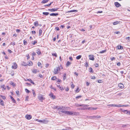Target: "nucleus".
Masks as SVG:
<instances>
[{
	"mask_svg": "<svg viewBox=\"0 0 130 130\" xmlns=\"http://www.w3.org/2000/svg\"><path fill=\"white\" fill-rule=\"evenodd\" d=\"M87 118L91 119H93L95 118H101V116H88L87 117Z\"/></svg>",
	"mask_w": 130,
	"mask_h": 130,
	"instance_id": "obj_1",
	"label": "nucleus"
},
{
	"mask_svg": "<svg viewBox=\"0 0 130 130\" xmlns=\"http://www.w3.org/2000/svg\"><path fill=\"white\" fill-rule=\"evenodd\" d=\"M60 71L59 67H58L54 69L53 73L55 74H56L58 73L59 71Z\"/></svg>",
	"mask_w": 130,
	"mask_h": 130,
	"instance_id": "obj_2",
	"label": "nucleus"
},
{
	"mask_svg": "<svg viewBox=\"0 0 130 130\" xmlns=\"http://www.w3.org/2000/svg\"><path fill=\"white\" fill-rule=\"evenodd\" d=\"M43 96V95L41 94H39L38 96V98L41 102H42L43 100L45 99V98H44Z\"/></svg>",
	"mask_w": 130,
	"mask_h": 130,
	"instance_id": "obj_3",
	"label": "nucleus"
},
{
	"mask_svg": "<svg viewBox=\"0 0 130 130\" xmlns=\"http://www.w3.org/2000/svg\"><path fill=\"white\" fill-rule=\"evenodd\" d=\"M64 112V113L68 115H72L73 114V112L72 111H66Z\"/></svg>",
	"mask_w": 130,
	"mask_h": 130,
	"instance_id": "obj_4",
	"label": "nucleus"
},
{
	"mask_svg": "<svg viewBox=\"0 0 130 130\" xmlns=\"http://www.w3.org/2000/svg\"><path fill=\"white\" fill-rule=\"evenodd\" d=\"M25 118L29 120L32 118V116L30 115H27L25 116Z\"/></svg>",
	"mask_w": 130,
	"mask_h": 130,
	"instance_id": "obj_5",
	"label": "nucleus"
},
{
	"mask_svg": "<svg viewBox=\"0 0 130 130\" xmlns=\"http://www.w3.org/2000/svg\"><path fill=\"white\" fill-rule=\"evenodd\" d=\"M59 8H55L54 9H48V10L49 11H51V12H54L57 11Z\"/></svg>",
	"mask_w": 130,
	"mask_h": 130,
	"instance_id": "obj_6",
	"label": "nucleus"
},
{
	"mask_svg": "<svg viewBox=\"0 0 130 130\" xmlns=\"http://www.w3.org/2000/svg\"><path fill=\"white\" fill-rule=\"evenodd\" d=\"M89 59L92 60H94V56L92 55H89Z\"/></svg>",
	"mask_w": 130,
	"mask_h": 130,
	"instance_id": "obj_7",
	"label": "nucleus"
},
{
	"mask_svg": "<svg viewBox=\"0 0 130 130\" xmlns=\"http://www.w3.org/2000/svg\"><path fill=\"white\" fill-rule=\"evenodd\" d=\"M17 67V64L16 63H14L12 66V68L14 69H16Z\"/></svg>",
	"mask_w": 130,
	"mask_h": 130,
	"instance_id": "obj_8",
	"label": "nucleus"
},
{
	"mask_svg": "<svg viewBox=\"0 0 130 130\" xmlns=\"http://www.w3.org/2000/svg\"><path fill=\"white\" fill-rule=\"evenodd\" d=\"M115 6L117 7H119L121 6V5L118 2H115Z\"/></svg>",
	"mask_w": 130,
	"mask_h": 130,
	"instance_id": "obj_9",
	"label": "nucleus"
},
{
	"mask_svg": "<svg viewBox=\"0 0 130 130\" xmlns=\"http://www.w3.org/2000/svg\"><path fill=\"white\" fill-rule=\"evenodd\" d=\"M120 111L123 112L127 114H128V110H124L122 109H120Z\"/></svg>",
	"mask_w": 130,
	"mask_h": 130,
	"instance_id": "obj_10",
	"label": "nucleus"
},
{
	"mask_svg": "<svg viewBox=\"0 0 130 130\" xmlns=\"http://www.w3.org/2000/svg\"><path fill=\"white\" fill-rule=\"evenodd\" d=\"M67 107H64L63 106H61L58 110L59 111L61 110L62 109H66Z\"/></svg>",
	"mask_w": 130,
	"mask_h": 130,
	"instance_id": "obj_11",
	"label": "nucleus"
},
{
	"mask_svg": "<svg viewBox=\"0 0 130 130\" xmlns=\"http://www.w3.org/2000/svg\"><path fill=\"white\" fill-rule=\"evenodd\" d=\"M36 53L38 55H40L41 54L40 51L39 49H38L36 50Z\"/></svg>",
	"mask_w": 130,
	"mask_h": 130,
	"instance_id": "obj_12",
	"label": "nucleus"
},
{
	"mask_svg": "<svg viewBox=\"0 0 130 130\" xmlns=\"http://www.w3.org/2000/svg\"><path fill=\"white\" fill-rule=\"evenodd\" d=\"M118 86L121 88H122L124 87L122 83H119L118 84Z\"/></svg>",
	"mask_w": 130,
	"mask_h": 130,
	"instance_id": "obj_13",
	"label": "nucleus"
},
{
	"mask_svg": "<svg viewBox=\"0 0 130 130\" xmlns=\"http://www.w3.org/2000/svg\"><path fill=\"white\" fill-rule=\"evenodd\" d=\"M10 97L12 101L14 103H16V101L14 98L11 95H10Z\"/></svg>",
	"mask_w": 130,
	"mask_h": 130,
	"instance_id": "obj_14",
	"label": "nucleus"
},
{
	"mask_svg": "<svg viewBox=\"0 0 130 130\" xmlns=\"http://www.w3.org/2000/svg\"><path fill=\"white\" fill-rule=\"evenodd\" d=\"M42 30L41 29H40L39 30V36H40L42 35Z\"/></svg>",
	"mask_w": 130,
	"mask_h": 130,
	"instance_id": "obj_15",
	"label": "nucleus"
},
{
	"mask_svg": "<svg viewBox=\"0 0 130 130\" xmlns=\"http://www.w3.org/2000/svg\"><path fill=\"white\" fill-rule=\"evenodd\" d=\"M57 86L59 88L60 90H61V91H62L64 89V88H63V87H61L59 85H57Z\"/></svg>",
	"mask_w": 130,
	"mask_h": 130,
	"instance_id": "obj_16",
	"label": "nucleus"
},
{
	"mask_svg": "<svg viewBox=\"0 0 130 130\" xmlns=\"http://www.w3.org/2000/svg\"><path fill=\"white\" fill-rule=\"evenodd\" d=\"M49 95L53 99H55V96L53 95V94L52 93H51L50 94H49Z\"/></svg>",
	"mask_w": 130,
	"mask_h": 130,
	"instance_id": "obj_17",
	"label": "nucleus"
},
{
	"mask_svg": "<svg viewBox=\"0 0 130 130\" xmlns=\"http://www.w3.org/2000/svg\"><path fill=\"white\" fill-rule=\"evenodd\" d=\"M58 15V13H53L50 14V15L51 16H57Z\"/></svg>",
	"mask_w": 130,
	"mask_h": 130,
	"instance_id": "obj_18",
	"label": "nucleus"
},
{
	"mask_svg": "<svg viewBox=\"0 0 130 130\" xmlns=\"http://www.w3.org/2000/svg\"><path fill=\"white\" fill-rule=\"evenodd\" d=\"M71 64V63L68 61H67V63L66 64V67H69Z\"/></svg>",
	"mask_w": 130,
	"mask_h": 130,
	"instance_id": "obj_19",
	"label": "nucleus"
},
{
	"mask_svg": "<svg viewBox=\"0 0 130 130\" xmlns=\"http://www.w3.org/2000/svg\"><path fill=\"white\" fill-rule=\"evenodd\" d=\"M117 48L119 50H122L123 49V47L121 45H118L117 46Z\"/></svg>",
	"mask_w": 130,
	"mask_h": 130,
	"instance_id": "obj_20",
	"label": "nucleus"
},
{
	"mask_svg": "<svg viewBox=\"0 0 130 130\" xmlns=\"http://www.w3.org/2000/svg\"><path fill=\"white\" fill-rule=\"evenodd\" d=\"M21 65L23 66H27L28 65L27 63L24 61L22 62Z\"/></svg>",
	"mask_w": 130,
	"mask_h": 130,
	"instance_id": "obj_21",
	"label": "nucleus"
},
{
	"mask_svg": "<svg viewBox=\"0 0 130 130\" xmlns=\"http://www.w3.org/2000/svg\"><path fill=\"white\" fill-rule=\"evenodd\" d=\"M48 122V121L46 120H44V119H43L42 120V123L46 124Z\"/></svg>",
	"mask_w": 130,
	"mask_h": 130,
	"instance_id": "obj_22",
	"label": "nucleus"
},
{
	"mask_svg": "<svg viewBox=\"0 0 130 130\" xmlns=\"http://www.w3.org/2000/svg\"><path fill=\"white\" fill-rule=\"evenodd\" d=\"M48 0H43L41 2V3L42 4H45L48 2Z\"/></svg>",
	"mask_w": 130,
	"mask_h": 130,
	"instance_id": "obj_23",
	"label": "nucleus"
},
{
	"mask_svg": "<svg viewBox=\"0 0 130 130\" xmlns=\"http://www.w3.org/2000/svg\"><path fill=\"white\" fill-rule=\"evenodd\" d=\"M0 104L1 105L3 106H4V101L2 100L1 99H0Z\"/></svg>",
	"mask_w": 130,
	"mask_h": 130,
	"instance_id": "obj_24",
	"label": "nucleus"
},
{
	"mask_svg": "<svg viewBox=\"0 0 130 130\" xmlns=\"http://www.w3.org/2000/svg\"><path fill=\"white\" fill-rule=\"evenodd\" d=\"M119 23H120L119 22H118V21L115 22H113V24L114 25H117L118 24H119Z\"/></svg>",
	"mask_w": 130,
	"mask_h": 130,
	"instance_id": "obj_25",
	"label": "nucleus"
},
{
	"mask_svg": "<svg viewBox=\"0 0 130 130\" xmlns=\"http://www.w3.org/2000/svg\"><path fill=\"white\" fill-rule=\"evenodd\" d=\"M34 24L35 26H37L39 25L38 21H36L34 23Z\"/></svg>",
	"mask_w": 130,
	"mask_h": 130,
	"instance_id": "obj_26",
	"label": "nucleus"
},
{
	"mask_svg": "<svg viewBox=\"0 0 130 130\" xmlns=\"http://www.w3.org/2000/svg\"><path fill=\"white\" fill-rule=\"evenodd\" d=\"M37 70L36 69H34L33 70H32V72L33 73H36L37 72Z\"/></svg>",
	"mask_w": 130,
	"mask_h": 130,
	"instance_id": "obj_27",
	"label": "nucleus"
},
{
	"mask_svg": "<svg viewBox=\"0 0 130 130\" xmlns=\"http://www.w3.org/2000/svg\"><path fill=\"white\" fill-rule=\"evenodd\" d=\"M94 25H91L89 27H90V30H91V29H93L94 28Z\"/></svg>",
	"mask_w": 130,
	"mask_h": 130,
	"instance_id": "obj_28",
	"label": "nucleus"
},
{
	"mask_svg": "<svg viewBox=\"0 0 130 130\" xmlns=\"http://www.w3.org/2000/svg\"><path fill=\"white\" fill-rule=\"evenodd\" d=\"M27 65L29 66H32V63L31 61H30Z\"/></svg>",
	"mask_w": 130,
	"mask_h": 130,
	"instance_id": "obj_29",
	"label": "nucleus"
},
{
	"mask_svg": "<svg viewBox=\"0 0 130 130\" xmlns=\"http://www.w3.org/2000/svg\"><path fill=\"white\" fill-rule=\"evenodd\" d=\"M77 11L76 10H70L68 12H77Z\"/></svg>",
	"mask_w": 130,
	"mask_h": 130,
	"instance_id": "obj_30",
	"label": "nucleus"
},
{
	"mask_svg": "<svg viewBox=\"0 0 130 130\" xmlns=\"http://www.w3.org/2000/svg\"><path fill=\"white\" fill-rule=\"evenodd\" d=\"M82 57V56L81 55H79L78 56H77L76 57V59H80Z\"/></svg>",
	"mask_w": 130,
	"mask_h": 130,
	"instance_id": "obj_31",
	"label": "nucleus"
},
{
	"mask_svg": "<svg viewBox=\"0 0 130 130\" xmlns=\"http://www.w3.org/2000/svg\"><path fill=\"white\" fill-rule=\"evenodd\" d=\"M61 106H55L54 107V108L56 109H58V110L59 109V108Z\"/></svg>",
	"mask_w": 130,
	"mask_h": 130,
	"instance_id": "obj_32",
	"label": "nucleus"
},
{
	"mask_svg": "<svg viewBox=\"0 0 130 130\" xmlns=\"http://www.w3.org/2000/svg\"><path fill=\"white\" fill-rule=\"evenodd\" d=\"M10 84L11 85H12L13 86H15V83L12 82H11L10 83Z\"/></svg>",
	"mask_w": 130,
	"mask_h": 130,
	"instance_id": "obj_33",
	"label": "nucleus"
},
{
	"mask_svg": "<svg viewBox=\"0 0 130 130\" xmlns=\"http://www.w3.org/2000/svg\"><path fill=\"white\" fill-rule=\"evenodd\" d=\"M49 14V13L48 12H43V14L46 15H48Z\"/></svg>",
	"mask_w": 130,
	"mask_h": 130,
	"instance_id": "obj_34",
	"label": "nucleus"
},
{
	"mask_svg": "<svg viewBox=\"0 0 130 130\" xmlns=\"http://www.w3.org/2000/svg\"><path fill=\"white\" fill-rule=\"evenodd\" d=\"M115 104H108L107 105V106H109L111 107H115Z\"/></svg>",
	"mask_w": 130,
	"mask_h": 130,
	"instance_id": "obj_35",
	"label": "nucleus"
},
{
	"mask_svg": "<svg viewBox=\"0 0 130 130\" xmlns=\"http://www.w3.org/2000/svg\"><path fill=\"white\" fill-rule=\"evenodd\" d=\"M56 76H54L51 78V79L53 80H55L56 79Z\"/></svg>",
	"mask_w": 130,
	"mask_h": 130,
	"instance_id": "obj_36",
	"label": "nucleus"
},
{
	"mask_svg": "<svg viewBox=\"0 0 130 130\" xmlns=\"http://www.w3.org/2000/svg\"><path fill=\"white\" fill-rule=\"evenodd\" d=\"M1 88H2L4 90H5L6 89V87L4 85H3L1 86Z\"/></svg>",
	"mask_w": 130,
	"mask_h": 130,
	"instance_id": "obj_37",
	"label": "nucleus"
},
{
	"mask_svg": "<svg viewBox=\"0 0 130 130\" xmlns=\"http://www.w3.org/2000/svg\"><path fill=\"white\" fill-rule=\"evenodd\" d=\"M89 71L90 72H93V70L92 69L91 67H90V68L89 69Z\"/></svg>",
	"mask_w": 130,
	"mask_h": 130,
	"instance_id": "obj_38",
	"label": "nucleus"
},
{
	"mask_svg": "<svg viewBox=\"0 0 130 130\" xmlns=\"http://www.w3.org/2000/svg\"><path fill=\"white\" fill-rule=\"evenodd\" d=\"M106 51V50H103L101 51L100 52V53H103L105 52Z\"/></svg>",
	"mask_w": 130,
	"mask_h": 130,
	"instance_id": "obj_39",
	"label": "nucleus"
},
{
	"mask_svg": "<svg viewBox=\"0 0 130 130\" xmlns=\"http://www.w3.org/2000/svg\"><path fill=\"white\" fill-rule=\"evenodd\" d=\"M0 96L1 97L3 100L5 99L6 98V97L5 96L1 95H0Z\"/></svg>",
	"mask_w": 130,
	"mask_h": 130,
	"instance_id": "obj_40",
	"label": "nucleus"
},
{
	"mask_svg": "<svg viewBox=\"0 0 130 130\" xmlns=\"http://www.w3.org/2000/svg\"><path fill=\"white\" fill-rule=\"evenodd\" d=\"M52 56H54L55 57H57V55L56 53H52Z\"/></svg>",
	"mask_w": 130,
	"mask_h": 130,
	"instance_id": "obj_41",
	"label": "nucleus"
},
{
	"mask_svg": "<svg viewBox=\"0 0 130 130\" xmlns=\"http://www.w3.org/2000/svg\"><path fill=\"white\" fill-rule=\"evenodd\" d=\"M128 125L127 124L126 125H124V124H123V125H122V127H127V125Z\"/></svg>",
	"mask_w": 130,
	"mask_h": 130,
	"instance_id": "obj_42",
	"label": "nucleus"
},
{
	"mask_svg": "<svg viewBox=\"0 0 130 130\" xmlns=\"http://www.w3.org/2000/svg\"><path fill=\"white\" fill-rule=\"evenodd\" d=\"M25 90L26 92L27 93H29L30 92V91L27 89H25Z\"/></svg>",
	"mask_w": 130,
	"mask_h": 130,
	"instance_id": "obj_43",
	"label": "nucleus"
},
{
	"mask_svg": "<svg viewBox=\"0 0 130 130\" xmlns=\"http://www.w3.org/2000/svg\"><path fill=\"white\" fill-rule=\"evenodd\" d=\"M72 84L71 85V87L72 89L74 88L75 87L74 85L73 84L72 82H71Z\"/></svg>",
	"mask_w": 130,
	"mask_h": 130,
	"instance_id": "obj_44",
	"label": "nucleus"
},
{
	"mask_svg": "<svg viewBox=\"0 0 130 130\" xmlns=\"http://www.w3.org/2000/svg\"><path fill=\"white\" fill-rule=\"evenodd\" d=\"M32 93L33 94V96H35L36 95V94L35 93V92L33 89L32 90Z\"/></svg>",
	"mask_w": 130,
	"mask_h": 130,
	"instance_id": "obj_45",
	"label": "nucleus"
},
{
	"mask_svg": "<svg viewBox=\"0 0 130 130\" xmlns=\"http://www.w3.org/2000/svg\"><path fill=\"white\" fill-rule=\"evenodd\" d=\"M10 44L11 45H13V46H14V45H15V43L14 42H12Z\"/></svg>",
	"mask_w": 130,
	"mask_h": 130,
	"instance_id": "obj_46",
	"label": "nucleus"
},
{
	"mask_svg": "<svg viewBox=\"0 0 130 130\" xmlns=\"http://www.w3.org/2000/svg\"><path fill=\"white\" fill-rule=\"evenodd\" d=\"M24 44V45H26L27 43V42L25 40H24L23 41Z\"/></svg>",
	"mask_w": 130,
	"mask_h": 130,
	"instance_id": "obj_47",
	"label": "nucleus"
},
{
	"mask_svg": "<svg viewBox=\"0 0 130 130\" xmlns=\"http://www.w3.org/2000/svg\"><path fill=\"white\" fill-rule=\"evenodd\" d=\"M53 3V2L51 3L50 4H48L47 5H45V6H50L51 4Z\"/></svg>",
	"mask_w": 130,
	"mask_h": 130,
	"instance_id": "obj_48",
	"label": "nucleus"
},
{
	"mask_svg": "<svg viewBox=\"0 0 130 130\" xmlns=\"http://www.w3.org/2000/svg\"><path fill=\"white\" fill-rule=\"evenodd\" d=\"M82 96L81 95L78 96L76 97V99H77L79 98H80Z\"/></svg>",
	"mask_w": 130,
	"mask_h": 130,
	"instance_id": "obj_49",
	"label": "nucleus"
},
{
	"mask_svg": "<svg viewBox=\"0 0 130 130\" xmlns=\"http://www.w3.org/2000/svg\"><path fill=\"white\" fill-rule=\"evenodd\" d=\"M36 55V54L34 52H33L32 53V56H35Z\"/></svg>",
	"mask_w": 130,
	"mask_h": 130,
	"instance_id": "obj_50",
	"label": "nucleus"
},
{
	"mask_svg": "<svg viewBox=\"0 0 130 130\" xmlns=\"http://www.w3.org/2000/svg\"><path fill=\"white\" fill-rule=\"evenodd\" d=\"M85 65L86 67H87L88 66V63L87 62H86L85 63Z\"/></svg>",
	"mask_w": 130,
	"mask_h": 130,
	"instance_id": "obj_51",
	"label": "nucleus"
},
{
	"mask_svg": "<svg viewBox=\"0 0 130 130\" xmlns=\"http://www.w3.org/2000/svg\"><path fill=\"white\" fill-rule=\"evenodd\" d=\"M59 68H60V71L61 69H63V68L61 65L59 67Z\"/></svg>",
	"mask_w": 130,
	"mask_h": 130,
	"instance_id": "obj_52",
	"label": "nucleus"
},
{
	"mask_svg": "<svg viewBox=\"0 0 130 130\" xmlns=\"http://www.w3.org/2000/svg\"><path fill=\"white\" fill-rule=\"evenodd\" d=\"M55 29L57 30H59V28L58 27H56L55 28Z\"/></svg>",
	"mask_w": 130,
	"mask_h": 130,
	"instance_id": "obj_53",
	"label": "nucleus"
},
{
	"mask_svg": "<svg viewBox=\"0 0 130 130\" xmlns=\"http://www.w3.org/2000/svg\"><path fill=\"white\" fill-rule=\"evenodd\" d=\"M110 59L111 61H113L115 60V58L114 57L110 58Z\"/></svg>",
	"mask_w": 130,
	"mask_h": 130,
	"instance_id": "obj_54",
	"label": "nucleus"
},
{
	"mask_svg": "<svg viewBox=\"0 0 130 130\" xmlns=\"http://www.w3.org/2000/svg\"><path fill=\"white\" fill-rule=\"evenodd\" d=\"M37 43V42L35 41H34L32 42V44L33 45H34L35 44Z\"/></svg>",
	"mask_w": 130,
	"mask_h": 130,
	"instance_id": "obj_55",
	"label": "nucleus"
},
{
	"mask_svg": "<svg viewBox=\"0 0 130 130\" xmlns=\"http://www.w3.org/2000/svg\"><path fill=\"white\" fill-rule=\"evenodd\" d=\"M64 110V109H62L60 111L61 112L64 113V112H66V111H64L63 110Z\"/></svg>",
	"mask_w": 130,
	"mask_h": 130,
	"instance_id": "obj_56",
	"label": "nucleus"
},
{
	"mask_svg": "<svg viewBox=\"0 0 130 130\" xmlns=\"http://www.w3.org/2000/svg\"><path fill=\"white\" fill-rule=\"evenodd\" d=\"M115 107H121V105H115Z\"/></svg>",
	"mask_w": 130,
	"mask_h": 130,
	"instance_id": "obj_57",
	"label": "nucleus"
},
{
	"mask_svg": "<svg viewBox=\"0 0 130 130\" xmlns=\"http://www.w3.org/2000/svg\"><path fill=\"white\" fill-rule=\"evenodd\" d=\"M117 66H120L121 65V63L120 62H118L117 63Z\"/></svg>",
	"mask_w": 130,
	"mask_h": 130,
	"instance_id": "obj_58",
	"label": "nucleus"
},
{
	"mask_svg": "<svg viewBox=\"0 0 130 130\" xmlns=\"http://www.w3.org/2000/svg\"><path fill=\"white\" fill-rule=\"evenodd\" d=\"M38 66H40L41 65V63H40V62H38Z\"/></svg>",
	"mask_w": 130,
	"mask_h": 130,
	"instance_id": "obj_59",
	"label": "nucleus"
},
{
	"mask_svg": "<svg viewBox=\"0 0 130 130\" xmlns=\"http://www.w3.org/2000/svg\"><path fill=\"white\" fill-rule=\"evenodd\" d=\"M66 79V76H63V80H65Z\"/></svg>",
	"mask_w": 130,
	"mask_h": 130,
	"instance_id": "obj_60",
	"label": "nucleus"
},
{
	"mask_svg": "<svg viewBox=\"0 0 130 130\" xmlns=\"http://www.w3.org/2000/svg\"><path fill=\"white\" fill-rule=\"evenodd\" d=\"M51 88L54 90L55 91H56V89L54 87H52V86H51Z\"/></svg>",
	"mask_w": 130,
	"mask_h": 130,
	"instance_id": "obj_61",
	"label": "nucleus"
},
{
	"mask_svg": "<svg viewBox=\"0 0 130 130\" xmlns=\"http://www.w3.org/2000/svg\"><path fill=\"white\" fill-rule=\"evenodd\" d=\"M95 66L96 67H97L99 66V64L98 63H96L95 64Z\"/></svg>",
	"mask_w": 130,
	"mask_h": 130,
	"instance_id": "obj_62",
	"label": "nucleus"
},
{
	"mask_svg": "<svg viewBox=\"0 0 130 130\" xmlns=\"http://www.w3.org/2000/svg\"><path fill=\"white\" fill-rule=\"evenodd\" d=\"M49 66V64L48 63H47L45 65V67L46 68H47Z\"/></svg>",
	"mask_w": 130,
	"mask_h": 130,
	"instance_id": "obj_63",
	"label": "nucleus"
},
{
	"mask_svg": "<svg viewBox=\"0 0 130 130\" xmlns=\"http://www.w3.org/2000/svg\"><path fill=\"white\" fill-rule=\"evenodd\" d=\"M26 56L27 57V58L28 59H29L30 58V56L28 54V55H26Z\"/></svg>",
	"mask_w": 130,
	"mask_h": 130,
	"instance_id": "obj_64",
	"label": "nucleus"
}]
</instances>
